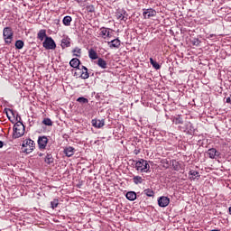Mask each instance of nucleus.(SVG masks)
<instances>
[{
	"label": "nucleus",
	"instance_id": "nucleus-3",
	"mask_svg": "<svg viewBox=\"0 0 231 231\" xmlns=\"http://www.w3.org/2000/svg\"><path fill=\"white\" fill-rule=\"evenodd\" d=\"M35 149V143L32 139H26L23 141L22 144V151L25 152V154H30L32 151Z\"/></svg>",
	"mask_w": 231,
	"mask_h": 231
},
{
	"label": "nucleus",
	"instance_id": "nucleus-38",
	"mask_svg": "<svg viewBox=\"0 0 231 231\" xmlns=\"http://www.w3.org/2000/svg\"><path fill=\"white\" fill-rule=\"evenodd\" d=\"M167 167H169V161H165Z\"/></svg>",
	"mask_w": 231,
	"mask_h": 231
},
{
	"label": "nucleus",
	"instance_id": "nucleus-23",
	"mask_svg": "<svg viewBox=\"0 0 231 231\" xmlns=\"http://www.w3.org/2000/svg\"><path fill=\"white\" fill-rule=\"evenodd\" d=\"M16 50H23L24 48V42L22 40H17L14 44Z\"/></svg>",
	"mask_w": 231,
	"mask_h": 231
},
{
	"label": "nucleus",
	"instance_id": "nucleus-15",
	"mask_svg": "<svg viewBox=\"0 0 231 231\" xmlns=\"http://www.w3.org/2000/svg\"><path fill=\"white\" fill-rule=\"evenodd\" d=\"M109 48H120V41L117 39L112 40L111 42H107Z\"/></svg>",
	"mask_w": 231,
	"mask_h": 231
},
{
	"label": "nucleus",
	"instance_id": "nucleus-40",
	"mask_svg": "<svg viewBox=\"0 0 231 231\" xmlns=\"http://www.w3.org/2000/svg\"><path fill=\"white\" fill-rule=\"evenodd\" d=\"M139 152H135V154H138Z\"/></svg>",
	"mask_w": 231,
	"mask_h": 231
},
{
	"label": "nucleus",
	"instance_id": "nucleus-2",
	"mask_svg": "<svg viewBox=\"0 0 231 231\" xmlns=\"http://www.w3.org/2000/svg\"><path fill=\"white\" fill-rule=\"evenodd\" d=\"M24 135V125L19 121L14 125L13 138H21Z\"/></svg>",
	"mask_w": 231,
	"mask_h": 231
},
{
	"label": "nucleus",
	"instance_id": "nucleus-13",
	"mask_svg": "<svg viewBox=\"0 0 231 231\" xmlns=\"http://www.w3.org/2000/svg\"><path fill=\"white\" fill-rule=\"evenodd\" d=\"M80 69V79H83V80H86V79H89V72H88V68H86L85 66H81Z\"/></svg>",
	"mask_w": 231,
	"mask_h": 231
},
{
	"label": "nucleus",
	"instance_id": "nucleus-10",
	"mask_svg": "<svg viewBox=\"0 0 231 231\" xmlns=\"http://www.w3.org/2000/svg\"><path fill=\"white\" fill-rule=\"evenodd\" d=\"M38 145H39V149H46V145H48V137L46 136L39 137Z\"/></svg>",
	"mask_w": 231,
	"mask_h": 231
},
{
	"label": "nucleus",
	"instance_id": "nucleus-7",
	"mask_svg": "<svg viewBox=\"0 0 231 231\" xmlns=\"http://www.w3.org/2000/svg\"><path fill=\"white\" fill-rule=\"evenodd\" d=\"M207 154L211 160H216L217 158H219V156H221V152L216 150V148L208 149Z\"/></svg>",
	"mask_w": 231,
	"mask_h": 231
},
{
	"label": "nucleus",
	"instance_id": "nucleus-35",
	"mask_svg": "<svg viewBox=\"0 0 231 231\" xmlns=\"http://www.w3.org/2000/svg\"><path fill=\"white\" fill-rule=\"evenodd\" d=\"M88 12H90L91 14H93V12H95V6H93V5L88 6Z\"/></svg>",
	"mask_w": 231,
	"mask_h": 231
},
{
	"label": "nucleus",
	"instance_id": "nucleus-37",
	"mask_svg": "<svg viewBox=\"0 0 231 231\" xmlns=\"http://www.w3.org/2000/svg\"><path fill=\"white\" fill-rule=\"evenodd\" d=\"M4 145H5V143H3V141H0V149H3Z\"/></svg>",
	"mask_w": 231,
	"mask_h": 231
},
{
	"label": "nucleus",
	"instance_id": "nucleus-21",
	"mask_svg": "<svg viewBox=\"0 0 231 231\" xmlns=\"http://www.w3.org/2000/svg\"><path fill=\"white\" fill-rule=\"evenodd\" d=\"M125 196L129 201H134L136 199V192L134 191H128Z\"/></svg>",
	"mask_w": 231,
	"mask_h": 231
},
{
	"label": "nucleus",
	"instance_id": "nucleus-14",
	"mask_svg": "<svg viewBox=\"0 0 231 231\" xmlns=\"http://www.w3.org/2000/svg\"><path fill=\"white\" fill-rule=\"evenodd\" d=\"M64 154L68 156V158H70V156H73L75 154V148L69 146L64 149Z\"/></svg>",
	"mask_w": 231,
	"mask_h": 231
},
{
	"label": "nucleus",
	"instance_id": "nucleus-41",
	"mask_svg": "<svg viewBox=\"0 0 231 231\" xmlns=\"http://www.w3.org/2000/svg\"><path fill=\"white\" fill-rule=\"evenodd\" d=\"M40 156H42V153H40Z\"/></svg>",
	"mask_w": 231,
	"mask_h": 231
},
{
	"label": "nucleus",
	"instance_id": "nucleus-39",
	"mask_svg": "<svg viewBox=\"0 0 231 231\" xmlns=\"http://www.w3.org/2000/svg\"><path fill=\"white\" fill-rule=\"evenodd\" d=\"M226 102H227V103L230 102V97H227V98H226Z\"/></svg>",
	"mask_w": 231,
	"mask_h": 231
},
{
	"label": "nucleus",
	"instance_id": "nucleus-16",
	"mask_svg": "<svg viewBox=\"0 0 231 231\" xmlns=\"http://www.w3.org/2000/svg\"><path fill=\"white\" fill-rule=\"evenodd\" d=\"M69 65L71 66V68H80V60H79L78 58H74L69 61Z\"/></svg>",
	"mask_w": 231,
	"mask_h": 231
},
{
	"label": "nucleus",
	"instance_id": "nucleus-29",
	"mask_svg": "<svg viewBox=\"0 0 231 231\" xmlns=\"http://www.w3.org/2000/svg\"><path fill=\"white\" fill-rule=\"evenodd\" d=\"M72 53L74 57H80V54L82 53V50L79 47H76L73 51Z\"/></svg>",
	"mask_w": 231,
	"mask_h": 231
},
{
	"label": "nucleus",
	"instance_id": "nucleus-5",
	"mask_svg": "<svg viewBox=\"0 0 231 231\" xmlns=\"http://www.w3.org/2000/svg\"><path fill=\"white\" fill-rule=\"evenodd\" d=\"M42 45L45 50H55V48H57V44L51 37H46Z\"/></svg>",
	"mask_w": 231,
	"mask_h": 231
},
{
	"label": "nucleus",
	"instance_id": "nucleus-19",
	"mask_svg": "<svg viewBox=\"0 0 231 231\" xmlns=\"http://www.w3.org/2000/svg\"><path fill=\"white\" fill-rule=\"evenodd\" d=\"M97 66H99V68H102V69H106L107 68V62L104 59L98 58Z\"/></svg>",
	"mask_w": 231,
	"mask_h": 231
},
{
	"label": "nucleus",
	"instance_id": "nucleus-28",
	"mask_svg": "<svg viewBox=\"0 0 231 231\" xmlns=\"http://www.w3.org/2000/svg\"><path fill=\"white\" fill-rule=\"evenodd\" d=\"M150 63L154 68V69H160L162 66L159 65L158 62H156L152 58H150Z\"/></svg>",
	"mask_w": 231,
	"mask_h": 231
},
{
	"label": "nucleus",
	"instance_id": "nucleus-20",
	"mask_svg": "<svg viewBox=\"0 0 231 231\" xmlns=\"http://www.w3.org/2000/svg\"><path fill=\"white\" fill-rule=\"evenodd\" d=\"M100 35L103 37V39H106V37H110L109 29L102 27L100 29Z\"/></svg>",
	"mask_w": 231,
	"mask_h": 231
},
{
	"label": "nucleus",
	"instance_id": "nucleus-8",
	"mask_svg": "<svg viewBox=\"0 0 231 231\" xmlns=\"http://www.w3.org/2000/svg\"><path fill=\"white\" fill-rule=\"evenodd\" d=\"M170 203L171 199H169V197L162 196L158 199L159 207L165 208L168 207Z\"/></svg>",
	"mask_w": 231,
	"mask_h": 231
},
{
	"label": "nucleus",
	"instance_id": "nucleus-31",
	"mask_svg": "<svg viewBox=\"0 0 231 231\" xmlns=\"http://www.w3.org/2000/svg\"><path fill=\"white\" fill-rule=\"evenodd\" d=\"M57 207H59V199H54L51 202V208L55 209L57 208Z\"/></svg>",
	"mask_w": 231,
	"mask_h": 231
},
{
	"label": "nucleus",
	"instance_id": "nucleus-34",
	"mask_svg": "<svg viewBox=\"0 0 231 231\" xmlns=\"http://www.w3.org/2000/svg\"><path fill=\"white\" fill-rule=\"evenodd\" d=\"M81 75V69L80 67L76 69V71L74 72V77H80Z\"/></svg>",
	"mask_w": 231,
	"mask_h": 231
},
{
	"label": "nucleus",
	"instance_id": "nucleus-1",
	"mask_svg": "<svg viewBox=\"0 0 231 231\" xmlns=\"http://www.w3.org/2000/svg\"><path fill=\"white\" fill-rule=\"evenodd\" d=\"M135 169L140 171V172H151V165L143 159L135 162Z\"/></svg>",
	"mask_w": 231,
	"mask_h": 231
},
{
	"label": "nucleus",
	"instance_id": "nucleus-12",
	"mask_svg": "<svg viewBox=\"0 0 231 231\" xmlns=\"http://www.w3.org/2000/svg\"><path fill=\"white\" fill-rule=\"evenodd\" d=\"M71 46V39L69 37H65L61 40V48H69Z\"/></svg>",
	"mask_w": 231,
	"mask_h": 231
},
{
	"label": "nucleus",
	"instance_id": "nucleus-26",
	"mask_svg": "<svg viewBox=\"0 0 231 231\" xmlns=\"http://www.w3.org/2000/svg\"><path fill=\"white\" fill-rule=\"evenodd\" d=\"M143 194L148 198H154V191L152 189H146L143 190Z\"/></svg>",
	"mask_w": 231,
	"mask_h": 231
},
{
	"label": "nucleus",
	"instance_id": "nucleus-27",
	"mask_svg": "<svg viewBox=\"0 0 231 231\" xmlns=\"http://www.w3.org/2000/svg\"><path fill=\"white\" fill-rule=\"evenodd\" d=\"M44 162L45 163H48V165L53 163V156L51 155V153H47Z\"/></svg>",
	"mask_w": 231,
	"mask_h": 231
},
{
	"label": "nucleus",
	"instance_id": "nucleus-11",
	"mask_svg": "<svg viewBox=\"0 0 231 231\" xmlns=\"http://www.w3.org/2000/svg\"><path fill=\"white\" fill-rule=\"evenodd\" d=\"M91 124L93 125V127H96V129H100L101 127H104L105 125V120H98V119H93L91 121Z\"/></svg>",
	"mask_w": 231,
	"mask_h": 231
},
{
	"label": "nucleus",
	"instance_id": "nucleus-9",
	"mask_svg": "<svg viewBox=\"0 0 231 231\" xmlns=\"http://www.w3.org/2000/svg\"><path fill=\"white\" fill-rule=\"evenodd\" d=\"M116 17L118 21H127V12L125 10H119L116 13Z\"/></svg>",
	"mask_w": 231,
	"mask_h": 231
},
{
	"label": "nucleus",
	"instance_id": "nucleus-25",
	"mask_svg": "<svg viewBox=\"0 0 231 231\" xmlns=\"http://www.w3.org/2000/svg\"><path fill=\"white\" fill-rule=\"evenodd\" d=\"M133 181L135 185H140V184L143 183V179H142V177H140V176H134L133 178Z\"/></svg>",
	"mask_w": 231,
	"mask_h": 231
},
{
	"label": "nucleus",
	"instance_id": "nucleus-18",
	"mask_svg": "<svg viewBox=\"0 0 231 231\" xmlns=\"http://www.w3.org/2000/svg\"><path fill=\"white\" fill-rule=\"evenodd\" d=\"M88 57L89 59H91V60H97V59H98V54L97 53V51H94L93 49H89Z\"/></svg>",
	"mask_w": 231,
	"mask_h": 231
},
{
	"label": "nucleus",
	"instance_id": "nucleus-24",
	"mask_svg": "<svg viewBox=\"0 0 231 231\" xmlns=\"http://www.w3.org/2000/svg\"><path fill=\"white\" fill-rule=\"evenodd\" d=\"M71 21H73V19L71 18V16H65L63 18V24L65 26H70L71 25Z\"/></svg>",
	"mask_w": 231,
	"mask_h": 231
},
{
	"label": "nucleus",
	"instance_id": "nucleus-30",
	"mask_svg": "<svg viewBox=\"0 0 231 231\" xmlns=\"http://www.w3.org/2000/svg\"><path fill=\"white\" fill-rule=\"evenodd\" d=\"M173 122H174V124H176V125H182L183 118H181L180 116H178L177 117H174Z\"/></svg>",
	"mask_w": 231,
	"mask_h": 231
},
{
	"label": "nucleus",
	"instance_id": "nucleus-22",
	"mask_svg": "<svg viewBox=\"0 0 231 231\" xmlns=\"http://www.w3.org/2000/svg\"><path fill=\"white\" fill-rule=\"evenodd\" d=\"M189 176H192V177L190 178V180H195L196 178H197V180H199V178H200V176H201V175H199V172H198V171H190L189 172Z\"/></svg>",
	"mask_w": 231,
	"mask_h": 231
},
{
	"label": "nucleus",
	"instance_id": "nucleus-36",
	"mask_svg": "<svg viewBox=\"0 0 231 231\" xmlns=\"http://www.w3.org/2000/svg\"><path fill=\"white\" fill-rule=\"evenodd\" d=\"M194 46H199V40H196L195 42H193Z\"/></svg>",
	"mask_w": 231,
	"mask_h": 231
},
{
	"label": "nucleus",
	"instance_id": "nucleus-33",
	"mask_svg": "<svg viewBox=\"0 0 231 231\" xmlns=\"http://www.w3.org/2000/svg\"><path fill=\"white\" fill-rule=\"evenodd\" d=\"M77 102H79V104H88L89 100L84 97H81L77 99Z\"/></svg>",
	"mask_w": 231,
	"mask_h": 231
},
{
	"label": "nucleus",
	"instance_id": "nucleus-4",
	"mask_svg": "<svg viewBox=\"0 0 231 231\" xmlns=\"http://www.w3.org/2000/svg\"><path fill=\"white\" fill-rule=\"evenodd\" d=\"M3 35L5 44H12V41L14 39V31H12V27L4 28Z\"/></svg>",
	"mask_w": 231,
	"mask_h": 231
},
{
	"label": "nucleus",
	"instance_id": "nucleus-6",
	"mask_svg": "<svg viewBox=\"0 0 231 231\" xmlns=\"http://www.w3.org/2000/svg\"><path fill=\"white\" fill-rule=\"evenodd\" d=\"M143 19H151V17H156V10L152 8L143 9Z\"/></svg>",
	"mask_w": 231,
	"mask_h": 231
},
{
	"label": "nucleus",
	"instance_id": "nucleus-32",
	"mask_svg": "<svg viewBox=\"0 0 231 231\" xmlns=\"http://www.w3.org/2000/svg\"><path fill=\"white\" fill-rule=\"evenodd\" d=\"M42 124H44V125H49V126L53 125V122L50 118H44L42 120Z\"/></svg>",
	"mask_w": 231,
	"mask_h": 231
},
{
	"label": "nucleus",
	"instance_id": "nucleus-17",
	"mask_svg": "<svg viewBox=\"0 0 231 231\" xmlns=\"http://www.w3.org/2000/svg\"><path fill=\"white\" fill-rule=\"evenodd\" d=\"M46 37H49L46 35V30L45 29L40 30L37 34V39H39V41H44V39H46Z\"/></svg>",
	"mask_w": 231,
	"mask_h": 231
}]
</instances>
